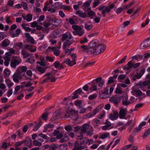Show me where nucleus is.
<instances>
[{
	"label": "nucleus",
	"instance_id": "obj_1",
	"mask_svg": "<svg viewBox=\"0 0 150 150\" xmlns=\"http://www.w3.org/2000/svg\"><path fill=\"white\" fill-rule=\"evenodd\" d=\"M106 47L103 44H100L97 40H93L89 44V47L86 45L80 46L79 49L81 52H84L89 54L98 55L106 50Z\"/></svg>",
	"mask_w": 150,
	"mask_h": 150
},
{
	"label": "nucleus",
	"instance_id": "obj_2",
	"mask_svg": "<svg viewBox=\"0 0 150 150\" xmlns=\"http://www.w3.org/2000/svg\"><path fill=\"white\" fill-rule=\"evenodd\" d=\"M43 77L45 78V79L40 81V83L42 84L47 83L48 82H54L56 80V79L55 78L54 75L51 72L46 73Z\"/></svg>",
	"mask_w": 150,
	"mask_h": 150
},
{
	"label": "nucleus",
	"instance_id": "obj_3",
	"mask_svg": "<svg viewBox=\"0 0 150 150\" xmlns=\"http://www.w3.org/2000/svg\"><path fill=\"white\" fill-rule=\"evenodd\" d=\"M72 28L74 30L72 32L74 35H77L79 36H81L84 33V31L79 26L73 25L72 26Z\"/></svg>",
	"mask_w": 150,
	"mask_h": 150
},
{
	"label": "nucleus",
	"instance_id": "obj_4",
	"mask_svg": "<svg viewBox=\"0 0 150 150\" xmlns=\"http://www.w3.org/2000/svg\"><path fill=\"white\" fill-rule=\"evenodd\" d=\"M21 74V73L17 70L14 74L12 77L13 81L15 83H18L19 82V80L23 79V76L25 75V74Z\"/></svg>",
	"mask_w": 150,
	"mask_h": 150
},
{
	"label": "nucleus",
	"instance_id": "obj_5",
	"mask_svg": "<svg viewBox=\"0 0 150 150\" xmlns=\"http://www.w3.org/2000/svg\"><path fill=\"white\" fill-rule=\"evenodd\" d=\"M22 62V60L20 57H17L11 61L10 65L11 67L15 68L16 67Z\"/></svg>",
	"mask_w": 150,
	"mask_h": 150
},
{
	"label": "nucleus",
	"instance_id": "obj_6",
	"mask_svg": "<svg viewBox=\"0 0 150 150\" xmlns=\"http://www.w3.org/2000/svg\"><path fill=\"white\" fill-rule=\"evenodd\" d=\"M120 101L121 97L118 95H116L113 96H112L109 99V101L115 105L118 104Z\"/></svg>",
	"mask_w": 150,
	"mask_h": 150
},
{
	"label": "nucleus",
	"instance_id": "obj_7",
	"mask_svg": "<svg viewBox=\"0 0 150 150\" xmlns=\"http://www.w3.org/2000/svg\"><path fill=\"white\" fill-rule=\"evenodd\" d=\"M73 42V37L70 36L69 39L66 40L64 43L63 48L65 49L67 48H69L70 45Z\"/></svg>",
	"mask_w": 150,
	"mask_h": 150
},
{
	"label": "nucleus",
	"instance_id": "obj_8",
	"mask_svg": "<svg viewBox=\"0 0 150 150\" xmlns=\"http://www.w3.org/2000/svg\"><path fill=\"white\" fill-rule=\"evenodd\" d=\"M114 6L115 5L113 4L109 5V7L105 6V8L101 11L103 16L104 17H105L106 15V13H109L111 9L113 8Z\"/></svg>",
	"mask_w": 150,
	"mask_h": 150
},
{
	"label": "nucleus",
	"instance_id": "obj_9",
	"mask_svg": "<svg viewBox=\"0 0 150 150\" xmlns=\"http://www.w3.org/2000/svg\"><path fill=\"white\" fill-rule=\"evenodd\" d=\"M122 103L123 105L127 106L130 103V102L128 100V96L126 93H124L122 95Z\"/></svg>",
	"mask_w": 150,
	"mask_h": 150
},
{
	"label": "nucleus",
	"instance_id": "obj_10",
	"mask_svg": "<svg viewBox=\"0 0 150 150\" xmlns=\"http://www.w3.org/2000/svg\"><path fill=\"white\" fill-rule=\"evenodd\" d=\"M82 142L81 143V145L79 144V142L78 141H76L74 143V146L72 150H79V149H82L87 147V146L85 145L82 146L81 144Z\"/></svg>",
	"mask_w": 150,
	"mask_h": 150
},
{
	"label": "nucleus",
	"instance_id": "obj_11",
	"mask_svg": "<svg viewBox=\"0 0 150 150\" xmlns=\"http://www.w3.org/2000/svg\"><path fill=\"white\" fill-rule=\"evenodd\" d=\"M149 38H148L141 44L140 47L141 49L146 48L150 46V43L149 42Z\"/></svg>",
	"mask_w": 150,
	"mask_h": 150
},
{
	"label": "nucleus",
	"instance_id": "obj_12",
	"mask_svg": "<svg viewBox=\"0 0 150 150\" xmlns=\"http://www.w3.org/2000/svg\"><path fill=\"white\" fill-rule=\"evenodd\" d=\"M150 83V80L147 81H145L143 82H141L138 83V85L139 86L141 89L143 91H145V90L144 89V88L148 86L149 83Z\"/></svg>",
	"mask_w": 150,
	"mask_h": 150
},
{
	"label": "nucleus",
	"instance_id": "obj_13",
	"mask_svg": "<svg viewBox=\"0 0 150 150\" xmlns=\"http://www.w3.org/2000/svg\"><path fill=\"white\" fill-rule=\"evenodd\" d=\"M95 80L98 87L100 88L103 87L105 82L104 79H102L101 77H99L96 79Z\"/></svg>",
	"mask_w": 150,
	"mask_h": 150
},
{
	"label": "nucleus",
	"instance_id": "obj_14",
	"mask_svg": "<svg viewBox=\"0 0 150 150\" xmlns=\"http://www.w3.org/2000/svg\"><path fill=\"white\" fill-rule=\"evenodd\" d=\"M119 117L121 119L124 118L127 114V109L126 108H120V109Z\"/></svg>",
	"mask_w": 150,
	"mask_h": 150
},
{
	"label": "nucleus",
	"instance_id": "obj_15",
	"mask_svg": "<svg viewBox=\"0 0 150 150\" xmlns=\"http://www.w3.org/2000/svg\"><path fill=\"white\" fill-rule=\"evenodd\" d=\"M118 116L117 112L113 110V113L109 115V118L111 120H116L118 118Z\"/></svg>",
	"mask_w": 150,
	"mask_h": 150
},
{
	"label": "nucleus",
	"instance_id": "obj_16",
	"mask_svg": "<svg viewBox=\"0 0 150 150\" xmlns=\"http://www.w3.org/2000/svg\"><path fill=\"white\" fill-rule=\"evenodd\" d=\"M132 94L134 96L137 95V96H139L141 95H144V97L146 96L145 94L142 93L140 90L134 89L132 90Z\"/></svg>",
	"mask_w": 150,
	"mask_h": 150
},
{
	"label": "nucleus",
	"instance_id": "obj_17",
	"mask_svg": "<svg viewBox=\"0 0 150 150\" xmlns=\"http://www.w3.org/2000/svg\"><path fill=\"white\" fill-rule=\"evenodd\" d=\"M64 63L68 65L70 67L76 64V62L75 61L72 60L71 61L70 59L68 58H66L64 60Z\"/></svg>",
	"mask_w": 150,
	"mask_h": 150
},
{
	"label": "nucleus",
	"instance_id": "obj_18",
	"mask_svg": "<svg viewBox=\"0 0 150 150\" xmlns=\"http://www.w3.org/2000/svg\"><path fill=\"white\" fill-rule=\"evenodd\" d=\"M22 17L24 20H26L28 22H30L32 19L33 15L29 13L26 16L25 15H22Z\"/></svg>",
	"mask_w": 150,
	"mask_h": 150
},
{
	"label": "nucleus",
	"instance_id": "obj_19",
	"mask_svg": "<svg viewBox=\"0 0 150 150\" xmlns=\"http://www.w3.org/2000/svg\"><path fill=\"white\" fill-rule=\"evenodd\" d=\"M146 124V123L145 122H142L139 125L138 127H137L135 128L134 130V132L135 133L137 132L142 130V127L143 126H145Z\"/></svg>",
	"mask_w": 150,
	"mask_h": 150
},
{
	"label": "nucleus",
	"instance_id": "obj_20",
	"mask_svg": "<svg viewBox=\"0 0 150 150\" xmlns=\"http://www.w3.org/2000/svg\"><path fill=\"white\" fill-rule=\"evenodd\" d=\"M21 53L23 55V58H27L30 56L31 54L25 49H23L21 50Z\"/></svg>",
	"mask_w": 150,
	"mask_h": 150
},
{
	"label": "nucleus",
	"instance_id": "obj_21",
	"mask_svg": "<svg viewBox=\"0 0 150 150\" xmlns=\"http://www.w3.org/2000/svg\"><path fill=\"white\" fill-rule=\"evenodd\" d=\"M27 70V67L25 66H21L18 67L16 70L19 72L22 73H25Z\"/></svg>",
	"mask_w": 150,
	"mask_h": 150
},
{
	"label": "nucleus",
	"instance_id": "obj_22",
	"mask_svg": "<svg viewBox=\"0 0 150 150\" xmlns=\"http://www.w3.org/2000/svg\"><path fill=\"white\" fill-rule=\"evenodd\" d=\"M93 0H89L86 2H85L83 5V7L84 8L83 9L86 10V8H87L89 10L91 9V8L89 7L91 3L92 2Z\"/></svg>",
	"mask_w": 150,
	"mask_h": 150
},
{
	"label": "nucleus",
	"instance_id": "obj_23",
	"mask_svg": "<svg viewBox=\"0 0 150 150\" xmlns=\"http://www.w3.org/2000/svg\"><path fill=\"white\" fill-rule=\"evenodd\" d=\"M133 67V63L130 61L124 67V69L125 70H129Z\"/></svg>",
	"mask_w": 150,
	"mask_h": 150
},
{
	"label": "nucleus",
	"instance_id": "obj_24",
	"mask_svg": "<svg viewBox=\"0 0 150 150\" xmlns=\"http://www.w3.org/2000/svg\"><path fill=\"white\" fill-rule=\"evenodd\" d=\"M25 37L27 38L28 41L32 44H34L35 43V41L33 37L30 36V34L28 33L25 34Z\"/></svg>",
	"mask_w": 150,
	"mask_h": 150
},
{
	"label": "nucleus",
	"instance_id": "obj_25",
	"mask_svg": "<svg viewBox=\"0 0 150 150\" xmlns=\"http://www.w3.org/2000/svg\"><path fill=\"white\" fill-rule=\"evenodd\" d=\"M4 59L5 60L4 62V65L6 66H8L11 59V57L9 56L6 55L4 57Z\"/></svg>",
	"mask_w": 150,
	"mask_h": 150
},
{
	"label": "nucleus",
	"instance_id": "obj_26",
	"mask_svg": "<svg viewBox=\"0 0 150 150\" xmlns=\"http://www.w3.org/2000/svg\"><path fill=\"white\" fill-rule=\"evenodd\" d=\"M75 14L78 15L80 17L83 18H85L86 17V13L80 10L76 11Z\"/></svg>",
	"mask_w": 150,
	"mask_h": 150
},
{
	"label": "nucleus",
	"instance_id": "obj_27",
	"mask_svg": "<svg viewBox=\"0 0 150 150\" xmlns=\"http://www.w3.org/2000/svg\"><path fill=\"white\" fill-rule=\"evenodd\" d=\"M23 141H25V145L29 148H31L32 144V140L30 138H27L25 140Z\"/></svg>",
	"mask_w": 150,
	"mask_h": 150
},
{
	"label": "nucleus",
	"instance_id": "obj_28",
	"mask_svg": "<svg viewBox=\"0 0 150 150\" xmlns=\"http://www.w3.org/2000/svg\"><path fill=\"white\" fill-rule=\"evenodd\" d=\"M89 127V125L87 124H83L81 128V130L82 132L83 133H86L87 130L88 129Z\"/></svg>",
	"mask_w": 150,
	"mask_h": 150
},
{
	"label": "nucleus",
	"instance_id": "obj_29",
	"mask_svg": "<svg viewBox=\"0 0 150 150\" xmlns=\"http://www.w3.org/2000/svg\"><path fill=\"white\" fill-rule=\"evenodd\" d=\"M54 125L49 124L46 125L44 127L43 132H47L48 129H51L54 127Z\"/></svg>",
	"mask_w": 150,
	"mask_h": 150
},
{
	"label": "nucleus",
	"instance_id": "obj_30",
	"mask_svg": "<svg viewBox=\"0 0 150 150\" xmlns=\"http://www.w3.org/2000/svg\"><path fill=\"white\" fill-rule=\"evenodd\" d=\"M37 69L39 73V74H44L46 71V69L41 67H37Z\"/></svg>",
	"mask_w": 150,
	"mask_h": 150
},
{
	"label": "nucleus",
	"instance_id": "obj_31",
	"mask_svg": "<svg viewBox=\"0 0 150 150\" xmlns=\"http://www.w3.org/2000/svg\"><path fill=\"white\" fill-rule=\"evenodd\" d=\"M23 45V43L22 42L16 43L14 44L13 46L15 48L20 49L22 48Z\"/></svg>",
	"mask_w": 150,
	"mask_h": 150
},
{
	"label": "nucleus",
	"instance_id": "obj_32",
	"mask_svg": "<svg viewBox=\"0 0 150 150\" xmlns=\"http://www.w3.org/2000/svg\"><path fill=\"white\" fill-rule=\"evenodd\" d=\"M103 107L102 105H100L98 106L93 111V113H94V115H96L97 113L100 111L101 110L102 108Z\"/></svg>",
	"mask_w": 150,
	"mask_h": 150
},
{
	"label": "nucleus",
	"instance_id": "obj_33",
	"mask_svg": "<svg viewBox=\"0 0 150 150\" xmlns=\"http://www.w3.org/2000/svg\"><path fill=\"white\" fill-rule=\"evenodd\" d=\"M110 136V134L108 132H106L101 135L99 136V138L100 139H104L109 137Z\"/></svg>",
	"mask_w": 150,
	"mask_h": 150
},
{
	"label": "nucleus",
	"instance_id": "obj_34",
	"mask_svg": "<svg viewBox=\"0 0 150 150\" xmlns=\"http://www.w3.org/2000/svg\"><path fill=\"white\" fill-rule=\"evenodd\" d=\"M10 44V41L6 39H4L2 43V46L4 47H6L8 46Z\"/></svg>",
	"mask_w": 150,
	"mask_h": 150
},
{
	"label": "nucleus",
	"instance_id": "obj_35",
	"mask_svg": "<svg viewBox=\"0 0 150 150\" xmlns=\"http://www.w3.org/2000/svg\"><path fill=\"white\" fill-rule=\"evenodd\" d=\"M150 134V128L148 129L144 133V135L142 136V137L144 139L147 138Z\"/></svg>",
	"mask_w": 150,
	"mask_h": 150
},
{
	"label": "nucleus",
	"instance_id": "obj_36",
	"mask_svg": "<svg viewBox=\"0 0 150 150\" xmlns=\"http://www.w3.org/2000/svg\"><path fill=\"white\" fill-rule=\"evenodd\" d=\"M5 82L9 88H10L13 84V83L8 79H6Z\"/></svg>",
	"mask_w": 150,
	"mask_h": 150
},
{
	"label": "nucleus",
	"instance_id": "obj_37",
	"mask_svg": "<svg viewBox=\"0 0 150 150\" xmlns=\"http://www.w3.org/2000/svg\"><path fill=\"white\" fill-rule=\"evenodd\" d=\"M72 37L70 33H69L68 35H67L66 33H65L63 35L62 38V40L63 41H64L66 40L67 38L68 39H69L70 36Z\"/></svg>",
	"mask_w": 150,
	"mask_h": 150
},
{
	"label": "nucleus",
	"instance_id": "obj_38",
	"mask_svg": "<svg viewBox=\"0 0 150 150\" xmlns=\"http://www.w3.org/2000/svg\"><path fill=\"white\" fill-rule=\"evenodd\" d=\"M85 139L86 141V142L82 141L81 144H86L88 143H89V144H91L93 142V140L92 139H91L90 140L88 139L87 138H85Z\"/></svg>",
	"mask_w": 150,
	"mask_h": 150
},
{
	"label": "nucleus",
	"instance_id": "obj_39",
	"mask_svg": "<svg viewBox=\"0 0 150 150\" xmlns=\"http://www.w3.org/2000/svg\"><path fill=\"white\" fill-rule=\"evenodd\" d=\"M67 113L68 114L73 115L74 114H78V111L71 109L69 110H67Z\"/></svg>",
	"mask_w": 150,
	"mask_h": 150
},
{
	"label": "nucleus",
	"instance_id": "obj_40",
	"mask_svg": "<svg viewBox=\"0 0 150 150\" xmlns=\"http://www.w3.org/2000/svg\"><path fill=\"white\" fill-rule=\"evenodd\" d=\"M35 61L34 57H30L26 60V62L30 64L33 63Z\"/></svg>",
	"mask_w": 150,
	"mask_h": 150
},
{
	"label": "nucleus",
	"instance_id": "obj_41",
	"mask_svg": "<svg viewBox=\"0 0 150 150\" xmlns=\"http://www.w3.org/2000/svg\"><path fill=\"white\" fill-rule=\"evenodd\" d=\"M92 24H89L87 23H85L84 24V28L88 30H89L92 29Z\"/></svg>",
	"mask_w": 150,
	"mask_h": 150
},
{
	"label": "nucleus",
	"instance_id": "obj_42",
	"mask_svg": "<svg viewBox=\"0 0 150 150\" xmlns=\"http://www.w3.org/2000/svg\"><path fill=\"white\" fill-rule=\"evenodd\" d=\"M69 139V137L68 136H64L59 140V142L61 143H63L67 141Z\"/></svg>",
	"mask_w": 150,
	"mask_h": 150
},
{
	"label": "nucleus",
	"instance_id": "obj_43",
	"mask_svg": "<svg viewBox=\"0 0 150 150\" xmlns=\"http://www.w3.org/2000/svg\"><path fill=\"white\" fill-rule=\"evenodd\" d=\"M48 113L47 112L43 113L41 116L42 119L44 120H46L48 119Z\"/></svg>",
	"mask_w": 150,
	"mask_h": 150
},
{
	"label": "nucleus",
	"instance_id": "obj_44",
	"mask_svg": "<svg viewBox=\"0 0 150 150\" xmlns=\"http://www.w3.org/2000/svg\"><path fill=\"white\" fill-rule=\"evenodd\" d=\"M21 32V29H17L15 33L13 34V37H17Z\"/></svg>",
	"mask_w": 150,
	"mask_h": 150
},
{
	"label": "nucleus",
	"instance_id": "obj_45",
	"mask_svg": "<svg viewBox=\"0 0 150 150\" xmlns=\"http://www.w3.org/2000/svg\"><path fill=\"white\" fill-rule=\"evenodd\" d=\"M25 141H22L20 142H16L15 144V146L16 147H17L18 146H20L23 144L25 143Z\"/></svg>",
	"mask_w": 150,
	"mask_h": 150
},
{
	"label": "nucleus",
	"instance_id": "obj_46",
	"mask_svg": "<svg viewBox=\"0 0 150 150\" xmlns=\"http://www.w3.org/2000/svg\"><path fill=\"white\" fill-rule=\"evenodd\" d=\"M144 72V71L142 70L140 71V73H137V74L135 75V76L136 77V78L137 79H139L141 78Z\"/></svg>",
	"mask_w": 150,
	"mask_h": 150
},
{
	"label": "nucleus",
	"instance_id": "obj_47",
	"mask_svg": "<svg viewBox=\"0 0 150 150\" xmlns=\"http://www.w3.org/2000/svg\"><path fill=\"white\" fill-rule=\"evenodd\" d=\"M33 144L36 146H40L42 145V143L38 141L35 140L33 142Z\"/></svg>",
	"mask_w": 150,
	"mask_h": 150
},
{
	"label": "nucleus",
	"instance_id": "obj_48",
	"mask_svg": "<svg viewBox=\"0 0 150 150\" xmlns=\"http://www.w3.org/2000/svg\"><path fill=\"white\" fill-rule=\"evenodd\" d=\"M95 13L93 11H90L88 13V15L90 18L91 19L93 18V16L95 14Z\"/></svg>",
	"mask_w": 150,
	"mask_h": 150
},
{
	"label": "nucleus",
	"instance_id": "obj_49",
	"mask_svg": "<svg viewBox=\"0 0 150 150\" xmlns=\"http://www.w3.org/2000/svg\"><path fill=\"white\" fill-rule=\"evenodd\" d=\"M93 121L94 124L96 126H98L100 124V120L97 118L93 119Z\"/></svg>",
	"mask_w": 150,
	"mask_h": 150
},
{
	"label": "nucleus",
	"instance_id": "obj_50",
	"mask_svg": "<svg viewBox=\"0 0 150 150\" xmlns=\"http://www.w3.org/2000/svg\"><path fill=\"white\" fill-rule=\"evenodd\" d=\"M64 129L67 131H71L72 130V127L70 125H68L65 126Z\"/></svg>",
	"mask_w": 150,
	"mask_h": 150
},
{
	"label": "nucleus",
	"instance_id": "obj_51",
	"mask_svg": "<svg viewBox=\"0 0 150 150\" xmlns=\"http://www.w3.org/2000/svg\"><path fill=\"white\" fill-rule=\"evenodd\" d=\"M60 148L61 150H66L67 148V145L66 144H62L60 145Z\"/></svg>",
	"mask_w": 150,
	"mask_h": 150
},
{
	"label": "nucleus",
	"instance_id": "obj_52",
	"mask_svg": "<svg viewBox=\"0 0 150 150\" xmlns=\"http://www.w3.org/2000/svg\"><path fill=\"white\" fill-rule=\"evenodd\" d=\"M41 125V122L40 121L38 123V124L34 127L33 130L35 131L37 130L40 128Z\"/></svg>",
	"mask_w": 150,
	"mask_h": 150
},
{
	"label": "nucleus",
	"instance_id": "obj_53",
	"mask_svg": "<svg viewBox=\"0 0 150 150\" xmlns=\"http://www.w3.org/2000/svg\"><path fill=\"white\" fill-rule=\"evenodd\" d=\"M127 57V56H125L123 58L121 59L117 64V65H118L120 64H122L124 62Z\"/></svg>",
	"mask_w": 150,
	"mask_h": 150
},
{
	"label": "nucleus",
	"instance_id": "obj_54",
	"mask_svg": "<svg viewBox=\"0 0 150 150\" xmlns=\"http://www.w3.org/2000/svg\"><path fill=\"white\" fill-rule=\"evenodd\" d=\"M21 5L23 7V8L25 10H28V7L27 4L26 3L24 2H22L21 3Z\"/></svg>",
	"mask_w": 150,
	"mask_h": 150
},
{
	"label": "nucleus",
	"instance_id": "obj_55",
	"mask_svg": "<svg viewBox=\"0 0 150 150\" xmlns=\"http://www.w3.org/2000/svg\"><path fill=\"white\" fill-rule=\"evenodd\" d=\"M47 10L48 11L52 13H55L56 11L55 9L54 8H52L51 6H49Z\"/></svg>",
	"mask_w": 150,
	"mask_h": 150
},
{
	"label": "nucleus",
	"instance_id": "obj_56",
	"mask_svg": "<svg viewBox=\"0 0 150 150\" xmlns=\"http://www.w3.org/2000/svg\"><path fill=\"white\" fill-rule=\"evenodd\" d=\"M100 4L99 0H94L93 7L95 8L96 6Z\"/></svg>",
	"mask_w": 150,
	"mask_h": 150
},
{
	"label": "nucleus",
	"instance_id": "obj_57",
	"mask_svg": "<svg viewBox=\"0 0 150 150\" xmlns=\"http://www.w3.org/2000/svg\"><path fill=\"white\" fill-rule=\"evenodd\" d=\"M119 86H117V87L116 89L115 90V92L117 94H121L123 93V92L122 91L121 88H119Z\"/></svg>",
	"mask_w": 150,
	"mask_h": 150
},
{
	"label": "nucleus",
	"instance_id": "obj_58",
	"mask_svg": "<svg viewBox=\"0 0 150 150\" xmlns=\"http://www.w3.org/2000/svg\"><path fill=\"white\" fill-rule=\"evenodd\" d=\"M105 115V112L104 111H102L100 114L98 115V118L99 119H102L104 116Z\"/></svg>",
	"mask_w": 150,
	"mask_h": 150
},
{
	"label": "nucleus",
	"instance_id": "obj_59",
	"mask_svg": "<svg viewBox=\"0 0 150 150\" xmlns=\"http://www.w3.org/2000/svg\"><path fill=\"white\" fill-rule=\"evenodd\" d=\"M57 148V146L54 144L51 145L50 147L49 150H56Z\"/></svg>",
	"mask_w": 150,
	"mask_h": 150
},
{
	"label": "nucleus",
	"instance_id": "obj_60",
	"mask_svg": "<svg viewBox=\"0 0 150 150\" xmlns=\"http://www.w3.org/2000/svg\"><path fill=\"white\" fill-rule=\"evenodd\" d=\"M17 135L18 136V137L21 138L23 137V134L22 133L20 130H18L16 132Z\"/></svg>",
	"mask_w": 150,
	"mask_h": 150
},
{
	"label": "nucleus",
	"instance_id": "obj_61",
	"mask_svg": "<svg viewBox=\"0 0 150 150\" xmlns=\"http://www.w3.org/2000/svg\"><path fill=\"white\" fill-rule=\"evenodd\" d=\"M6 37V35L3 32H0V41Z\"/></svg>",
	"mask_w": 150,
	"mask_h": 150
},
{
	"label": "nucleus",
	"instance_id": "obj_62",
	"mask_svg": "<svg viewBox=\"0 0 150 150\" xmlns=\"http://www.w3.org/2000/svg\"><path fill=\"white\" fill-rule=\"evenodd\" d=\"M140 65V63L139 62L133 63V68L134 69H136Z\"/></svg>",
	"mask_w": 150,
	"mask_h": 150
},
{
	"label": "nucleus",
	"instance_id": "obj_63",
	"mask_svg": "<svg viewBox=\"0 0 150 150\" xmlns=\"http://www.w3.org/2000/svg\"><path fill=\"white\" fill-rule=\"evenodd\" d=\"M74 104L76 106L79 107L81 104V101L80 100H76L75 101Z\"/></svg>",
	"mask_w": 150,
	"mask_h": 150
},
{
	"label": "nucleus",
	"instance_id": "obj_64",
	"mask_svg": "<svg viewBox=\"0 0 150 150\" xmlns=\"http://www.w3.org/2000/svg\"><path fill=\"white\" fill-rule=\"evenodd\" d=\"M33 10L35 13H39L41 12V9L36 7H35L34 8Z\"/></svg>",
	"mask_w": 150,
	"mask_h": 150
}]
</instances>
